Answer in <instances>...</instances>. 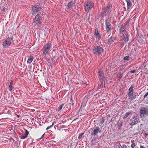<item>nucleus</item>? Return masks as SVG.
Returning <instances> with one entry per match:
<instances>
[{
	"mask_svg": "<svg viewBox=\"0 0 148 148\" xmlns=\"http://www.w3.org/2000/svg\"><path fill=\"white\" fill-rule=\"evenodd\" d=\"M52 44L51 42H48L45 44L42 49V56H45L46 54L48 53L51 50Z\"/></svg>",
	"mask_w": 148,
	"mask_h": 148,
	"instance_id": "f257e3e1",
	"label": "nucleus"
},
{
	"mask_svg": "<svg viewBox=\"0 0 148 148\" xmlns=\"http://www.w3.org/2000/svg\"><path fill=\"white\" fill-rule=\"evenodd\" d=\"M91 131L90 135L91 136H95L97 135L99 133H101L102 132V127L101 126H96L95 125L92 128H91L89 132Z\"/></svg>",
	"mask_w": 148,
	"mask_h": 148,
	"instance_id": "f03ea898",
	"label": "nucleus"
},
{
	"mask_svg": "<svg viewBox=\"0 0 148 148\" xmlns=\"http://www.w3.org/2000/svg\"><path fill=\"white\" fill-rule=\"evenodd\" d=\"M134 86L132 85L128 89L127 94L129 98L132 100L135 99L136 98V96L134 94Z\"/></svg>",
	"mask_w": 148,
	"mask_h": 148,
	"instance_id": "7ed1b4c3",
	"label": "nucleus"
},
{
	"mask_svg": "<svg viewBox=\"0 0 148 148\" xmlns=\"http://www.w3.org/2000/svg\"><path fill=\"white\" fill-rule=\"evenodd\" d=\"M92 50L93 53L97 55H101L104 51L103 48L100 46H97L95 47Z\"/></svg>",
	"mask_w": 148,
	"mask_h": 148,
	"instance_id": "20e7f679",
	"label": "nucleus"
},
{
	"mask_svg": "<svg viewBox=\"0 0 148 148\" xmlns=\"http://www.w3.org/2000/svg\"><path fill=\"white\" fill-rule=\"evenodd\" d=\"M139 113L140 118H142L146 117L148 115V108L145 107L141 108Z\"/></svg>",
	"mask_w": 148,
	"mask_h": 148,
	"instance_id": "39448f33",
	"label": "nucleus"
},
{
	"mask_svg": "<svg viewBox=\"0 0 148 148\" xmlns=\"http://www.w3.org/2000/svg\"><path fill=\"white\" fill-rule=\"evenodd\" d=\"M42 9V7H39L37 5H32V15L36 14L38 12L40 11Z\"/></svg>",
	"mask_w": 148,
	"mask_h": 148,
	"instance_id": "423d86ee",
	"label": "nucleus"
},
{
	"mask_svg": "<svg viewBox=\"0 0 148 148\" xmlns=\"http://www.w3.org/2000/svg\"><path fill=\"white\" fill-rule=\"evenodd\" d=\"M128 122L130 125H134L136 124L139 122L138 117L135 115H133L132 117L129 120Z\"/></svg>",
	"mask_w": 148,
	"mask_h": 148,
	"instance_id": "0eeeda50",
	"label": "nucleus"
},
{
	"mask_svg": "<svg viewBox=\"0 0 148 148\" xmlns=\"http://www.w3.org/2000/svg\"><path fill=\"white\" fill-rule=\"evenodd\" d=\"M40 14L42 16L43 14H41V12L37 14L36 16L33 19L34 21L38 25H40L42 23V18L40 16Z\"/></svg>",
	"mask_w": 148,
	"mask_h": 148,
	"instance_id": "6e6552de",
	"label": "nucleus"
},
{
	"mask_svg": "<svg viewBox=\"0 0 148 148\" xmlns=\"http://www.w3.org/2000/svg\"><path fill=\"white\" fill-rule=\"evenodd\" d=\"M11 43V41L7 38L3 42L2 45L4 48H7L10 45Z\"/></svg>",
	"mask_w": 148,
	"mask_h": 148,
	"instance_id": "1a4fd4ad",
	"label": "nucleus"
},
{
	"mask_svg": "<svg viewBox=\"0 0 148 148\" xmlns=\"http://www.w3.org/2000/svg\"><path fill=\"white\" fill-rule=\"evenodd\" d=\"M105 25L106 26V32H109L111 31V25L109 21L107 20H106Z\"/></svg>",
	"mask_w": 148,
	"mask_h": 148,
	"instance_id": "9d476101",
	"label": "nucleus"
},
{
	"mask_svg": "<svg viewBox=\"0 0 148 148\" xmlns=\"http://www.w3.org/2000/svg\"><path fill=\"white\" fill-rule=\"evenodd\" d=\"M75 1H71L68 3L66 7V8L68 10H72L73 7L75 6Z\"/></svg>",
	"mask_w": 148,
	"mask_h": 148,
	"instance_id": "9b49d317",
	"label": "nucleus"
},
{
	"mask_svg": "<svg viewBox=\"0 0 148 148\" xmlns=\"http://www.w3.org/2000/svg\"><path fill=\"white\" fill-rule=\"evenodd\" d=\"M98 73V78H99V81H102L104 80L105 79V76L104 75V73L101 70H99Z\"/></svg>",
	"mask_w": 148,
	"mask_h": 148,
	"instance_id": "f8f14e48",
	"label": "nucleus"
},
{
	"mask_svg": "<svg viewBox=\"0 0 148 148\" xmlns=\"http://www.w3.org/2000/svg\"><path fill=\"white\" fill-rule=\"evenodd\" d=\"M122 34V35L121 36L122 40H123L125 42L128 41L129 39V35L127 32Z\"/></svg>",
	"mask_w": 148,
	"mask_h": 148,
	"instance_id": "ddd939ff",
	"label": "nucleus"
},
{
	"mask_svg": "<svg viewBox=\"0 0 148 148\" xmlns=\"http://www.w3.org/2000/svg\"><path fill=\"white\" fill-rule=\"evenodd\" d=\"M84 7L85 11L87 13L89 12L93 8H91V6L86 3L84 5Z\"/></svg>",
	"mask_w": 148,
	"mask_h": 148,
	"instance_id": "4468645a",
	"label": "nucleus"
},
{
	"mask_svg": "<svg viewBox=\"0 0 148 148\" xmlns=\"http://www.w3.org/2000/svg\"><path fill=\"white\" fill-rule=\"evenodd\" d=\"M94 34L96 37L98 38V40H99L101 39V36L100 34L98 32V30L97 29H95V32L94 33Z\"/></svg>",
	"mask_w": 148,
	"mask_h": 148,
	"instance_id": "2eb2a0df",
	"label": "nucleus"
},
{
	"mask_svg": "<svg viewBox=\"0 0 148 148\" xmlns=\"http://www.w3.org/2000/svg\"><path fill=\"white\" fill-rule=\"evenodd\" d=\"M25 134H22L20 138L21 139H24L26 138L27 137V135L29 134V132L27 130H25Z\"/></svg>",
	"mask_w": 148,
	"mask_h": 148,
	"instance_id": "dca6fc26",
	"label": "nucleus"
},
{
	"mask_svg": "<svg viewBox=\"0 0 148 148\" xmlns=\"http://www.w3.org/2000/svg\"><path fill=\"white\" fill-rule=\"evenodd\" d=\"M86 3L89 5L90 6L91 8H93L94 6V2L92 0H88Z\"/></svg>",
	"mask_w": 148,
	"mask_h": 148,
	"instance_id": "f3484780",
	"label": "nucleus"
},
{
	"mask_svg": "<svg viewBox=\"0 0 148 148\" xmlns=\"http://www.w3.org/2000/svg\"><path fill=\"white\" fill-rule=\"evenodd\" d=\"M116 39L114 37L111 36L108 40V43L109 44H111Z\"/></svg>",
	"mask_w": 148,
	"mask_h": 148,
	"instance_id": "a211bd4d",
	"label": "nucleus"
},
{
	"mask_svg": "<svg viewBox=\"0 0 148 148\" xmlns=\"http://www.w3.org/2000/svg\"><path fill=\"white\" fill-rule=\"evenodd\" d=\"M34 58V57L32 55H30L28 59L27 63L29 64L31 63L33 61Z\"/></svg>",
	"mask_w": 148,
	"mask_h": 148,
	"instance_id": "6ab92c4d",
	"label": "nucleus"
},
{
	"mask_svg": "<svg viewBox=\"0 0 148 148\" xmlns=\"http://www.w3.org/2000/svg\"><path fill=\"white\" fill-rule=\"evenodd\" d=\"M119 31L121 34H123L127 32V31L125 30L123 27H121L119 29Z\"/></svg>",
	"mask_w": 148,
	"mask_h": 148,
	"instance_id": "aec40b11",
	"label": "nucleus"
},
{
	"mask_svg": "<svg viewBox=\"0 0 148 148\" xmlns=\"http://www.w3.org/2000/svg\"><path fill=\"white\" fill-rule=\"evenodd\" d=\"M132 112V111H130L126 113L124 115V116L123 117V119H125L127 117H128L129 115L131 114V113Z\"/></svg>",
	"mask_w": 148,
	"mask_h": 148,
	"instance_id": "412c9836",
	"label": "nucleus"
},
{
	"mask_svg": "<svg viewBox=\"0 0 148 148\" xmlns=\"http://www.w3.org/2000/svg\"><path fill=\"white\" fill-rule=\"evenodd\" d=\"M110 6H107L106 8H105L103 10V13H105L109 11L110 10Z\"/></svg>",
	"mask_w": 148,
	"mask_h": 148,
	"instance_id": "4be33fe9",
	"label": "nucleus"
},
{
	"mask_svg": "<svg viewBox=\"0 0 148 148\" xmlns=\"http://www.w3.org/2000/svg\"><path fill=\"white\" fill-rule=\"evenodd\" d=\"M127 3V7L128 9H129L130 7L132 5V3L130 0L129 1H128L126 2Z\"/></svg>",
	"mask_w": 148,
	"mask_h": 148,
	"instance_id": "5701e85b",
	"label": "nucleus"
},
{
	"mask_svg": "<svg viewBox=\"0 0 148 148\" xmlns=\"http://www.w3.org/2000/svg\"><path fill=\"white\" fill-rule=\"evenodd\" d=\"M131 142L132 143V144L131 145V147L132 148H135V147L136 146V144L134 143V140H131Z\"/></svg>",
	"mask_w": 148,
	"mask_h": 148,
	"instance_id": "b1692460",
	"label": "nucleus"
},
{
	"mask_svg": "<svg viewBox=\"0 0 148 148\" xmlns=\"http://www.w3.org/2000/svg\"><path fill=\"white\" fill-rule=\"evenodd\" d=\"M84 133H82L81 134H79V136H78V139L79 140L81 139L82 138H83L84 137Z\"/></svg>",
	"mask_w": 148,
	"mask_h": 148,
	"instance_id": "393cba45",
	"label": "nucleus"
},
{
	"mask_svg": "<svg viewBox=\"0 0 148 148\" xmlns=\"http://www.w3.org/2000/svg\"><path fill=\"white\" fill-rule=\"evenodd\" d=\"M99 81L101 82L100 87H101L102 88L104 86V85L105 84V80H102V81Z\"/></svg>",
	"mask_w": 148,
	"mask_h": 148,
	"instance_id": "a878e982",
	"label": "nucleus"
},
{
	"mask_svg": "<svg viewBox=\"0 0 148 148\" xmlns=\"http://www.w3.org/2000/svg\"><path fill=\"white\" fill-rule=\"evenodd\" d=\"M64 106V104H61L59 107L56 110L58 112L60 111L62 108L63 106Z\"/></svg>",
	"mask_w": 148,
	"mask_h": 148,
	"instance_id": "bb28decb",
	"label": "nucleus"
},
{
	"mask_svg": "<svg viewBox=\"0 0 148 148\" xmlns=\"http://www.w3.org/2000/svg\"><path fill=\"white\" fill-rule=\"evenodd\" d=\"M130 58H131V57L128 56H127L124 57L123 59L125 60L128 61Z\"/></svg>",
	"mask_w": 148,
	"mask_h": 148,
	"instance_id": "cd10ccee",
	"label": "nucleus"
},
{
	"mask_svg": "<svg viewBox=\"0 0 148 148\" xmlns=\"http://www.w3.org/2000/svg\"><path fill=\"white\" fill-rule=\"evenodd\" d=\"M8 39L10 40V41L12 42L13 41H14L15 40L14 39V37L12 36V37H8L7 38Z\"/></svg>",
	"mask_w": 148,
	"mask_h": 148,
	"instance_id": "c85d7f7f",
	"label": "nucleus"
},
{
	"mask_svg": "<svg viewBox=\"0 0 148 148\" xmlns=\"http://www.w3.org/2000/svg\"><path fill=\"white\" fill-rule=\"evenodd\" d=\"M122 126V123L121 122V121H120L118 125V127H119V128L120 129L121 128V127Z\"/></svg>",
	"mask_w": 148,
	"mask_h": 148,
	"instance_id": "c756f323",
	"label": "nucleus"
},
{
	"mask_svg": "<svg viewBox=\"0 0 148 148\" xmlns=\"http://www.w3.org/2000/svg\"><path fill=\"white\" fill-rule=\"evenodd\" d=\"M105 120V119L103 118H102V119H100V123L101 124H102L104 122Z\"/></svg>",
	"mask_w": 148,
	"mask_h": 148,
	"instance_id": "7c9ffc66",
	"label": "nucleus"
},
{
	"mask_svg": "<svg viewBox=\"0 0 148 148\" xmlns=\"http://www.w3.org/2000/svg\"><path fill=\"white\" fill-rule=\"evenodd\" d=\"M130 21V19H128L126 21V22L125 23V25H128L129 24V22Z\"/></svg>",
	"mask_w": 148,
	"mask_h": 148,
	"instance_id": "2f4dec72",
	"label": "nucleus"
},
{
	"mask_svg": "<svg viewBox=\"0 0 148 148\" xmlns=\"http://www.w3.org/2000/svg\"><path fill=\"white\" fill-rule=\"evenodd\" d=\"M9 90L10 91H12V90H13V86H12V85H9Z\"/></svg>",
	"mask_w": 148,
	"mask_h": 148,
	"instance_id": "473e14b6",
	"label": "nucleus"
},
{
	"mask_svg": "<svg viewBox=\"0 0 148 148\" xmlns=\"http://www.w3.org/2000/svg\"><path fill=\"white\" fill-rule=\"evenodd\" d=\"M54 124L53 123L52 124V125H51L49 126H48V127L46 129V130H49V129L51 127H53V126Z\"/></svg>",
	"mask_w": 148,
	"mask_h": 148,
	"instance_id": "72a5a7b5",
	"label": "nucleus"
},
{
	"mask_svg": "<svg viewBox=\"0 0 148 148\" xmlns=\"http://www.w3.org/2000/svg\"><path fill=\"white\" fill-rule=\"evenodd\" d=\"M136 70H132L130 71V72L132 73H134L136 72Z\"/></svg>",
	"mask_w": 148,
	"mask_h": 148,
	"instance_id": "f704fd0d",
	"label": "nucleus"
},
{
	"mask_svg": "<svg viewBox=\"0 0 148 148\" xmlns=\"http://www.w3.org/2000/svg\"><path fill=\"white\" fill-rule=\"evenodd\" d=\"M121 147L122 148H127V145H123Z\"/></svg>",
	"mask_w": 148,
	"mask_h": 148,
	"instance_id": "c9c22d12",
	"label": "nucleus"
},
{
	"mask_svg": "<svg viewBox=\"0 0 148 148\" xmlns=\"http://www.w3.org/2000/svg\"><path fill=\"white\" fill-rule=\"evenodd\" d=\"M69 104L70 105L71 104L73 106L74 105V103H73V101H70V102L69 103Z\"/></svg>",
	"mask_w": 148,
	"mask_h": 148,
	"instance_id": "e433bc0d",
	"label": "nucleus"
},
{
	"mask_svg": "<svg viewBox=\"0 0 148 148\" xmlns=\"http://www.w3.org/2000/svg\"><path fill=\"white\" fill-rule=\"evenodd\" d=\"M148 95V92L145 94L144 96V98L146 97Z\"/></svg>",
	"mask_w": 148,
	"mask_h": 148,
	"instance_id": "4c0bfd02",
	"label": "nucleus"
},
{
	"mask_svg": "<svg viewBox=\"0 0 148 148\" xmlns=\"http://www.w3.org/2000/svg\"><path fill=\"white\" fill-rule=\"evenodd\" d=\"M45 133H44L42 135V136L40 138H39V139H41L43 137H44L45 135Z\"/></svg>",
	"mask_w": 148,
	"mask_h": 148,
	"instance_id": "58836bf2",
	"label": "nucleus"
},
{
	"mask_svg": "<svg viewBox=\"0 0 148 148\" xmlns=\"http://www.w3.org/2000/svg\"><path fill=\"white\" fill-rule=\"evenodd\" d=\"M11 111L10 110H8L7 112V113L8 114H11Z\"/></svg>",
	"mask_w": 148,
	"mask_h": 148,
	"instance_id": "ea45409f",
	"label": "nucleus"
},
{
	"mask_svg": "<svg viewBox=\"0 0 148 148\" xmlns=\"http://www.w3.org/2000/svg\"><path fill=\"white\" fill-rule=\"evenodd\" d=\"M13 81H11V82H10V85H12H12H13Z\"/></svg>",
	"mask_w": 148,
	"mask_h": 148,
	"instance_id": "a19ab883",
	"label": "nucleus"
},
{
	"mask_svg": "<svg viewBox=\"0 0 148 148\" xmlns=\"http://www.w3.org/2000/svg\"><path fill=\"white\" fill-rule=\"evenodd\" d=\"M140 148H146V147H144L142 145H140Z\"/></svg>",
	"mask_w": 148,
	"mask_h": 148,
	"instance_id": "79ce46f5",
	"label": "nucleus"
},
{
	"mask_svg": "<svg viewBox=\"0 0 148 148\" xmlns=\"http://www.w3.org/2000/svg\"><path fill=\"white\" fill-rule=\"evenodd\" d=\"M5 8L4 7L2 9V11H5Z\"/></svg>",
	"mask_w": 148,
	"mask_h": 148,
	"instance_id": "37998d69",
	"label": "nucleus"
},
{
	"mask_svg": "<svg viewBox=\"0 0 148 148\" xmlns=\"http://www.w3.org/2000/svg\"><path fill=\"white\" fill-rule=\"evenodd\" d=\"M73 101L72 98L71 97V98L70 99V101Z\"/></svg>",
	"mask_w": 148,
	"mask_h": 148,
	"instance_id": "c03bdc74",
	"label": "nucleus"
},
{
	"mask_svg": "<svg viewBox=\"0 0 148 148\" xmlns=\"http://www.w3.org/2000/svg\"><path fill=\"white\" fill-rule=\"evenodd\" d=\"M96 140V138H94L92 139V140Z\"/></svg>",
	"mask_w": 148,
	"mask_h": 148,
	"instance_id": "a18cd8bd",
	"label": "nucleus"
},
{
	"mask_svg": "<svg viewBox=\"0 0 148 148\" xmlns=\"http://www.w3.org/2000/svg\"><path fill=\"white\" fill-rule=\"evenodd\" d=\"M126 2L128 1H129L130 0H125Z\"/></svg>",
	"mask_w": 148,
	"mask_h": 148,
	"instance_id": "49530a36",
	"label": "nucleus"
},
{
	"mask_svg": "<svg viewBox=\"0 0 148 148\" xmlns=\"http://www.w3.org/2000/svg\"><path fill=\"white\" fill-rule=\"evenodd\" d=\"M119 77L120 78H121V75H120V76H119Z\"/></svg>",
	"mask_w": 148,
	"mask_h": 148,
	"instance_id": "de8ad7c7",
	"label": "nucleus"
},
{
	"mask_svg": "<svg viewBox=\"0 0 148 148\" xmlns=\"http://www.w3.org/2000/svg\"><path fill=\"white\" fill-rule=\"evenodd\" d=\"M147 37L148 38V34H147Z\"/></svg>",
	"mask_w": 148,
	"mask_h": 148,
	"instance_id": "09e8293b",
	"label": "nucleus"
},
{
	"mask_svg": "<svg viewBox=\"0 0 148 148\" xmlns=\"http://www.w3.org/2000/svg\"><path fill=\"white\" fill-rule=\"evenodd\" d=\"M17 117H19V115H17Z\"/></svg>",
	"mask_w": 148,
	"mask_h": 148,
	"instance_id": "8fccbe9b",
	"label": "nucleus"
},
{
	"mask_svg": "<svg viewBox=\"0 0 148 148\" xmlns=\"http://www.w3.org/2000/svg\"><path fill=\"white\" fill-rule=\"evenodd\" d=\"M44 35H45V36H45V34H44Z\"/></svg>",
	"mask_w": 148,
	"mask_h": 148,
	"instance_id": "3c124183",
	"label": "nucleus"
},
{
	"mask_svg": "<svg viewBox=\"0 0 148 148\" xmlns=\"http://www.w3.org/2000/svg\"><path fill=\"white\" fill-rule=\"evenodd\" d=\"M145 135H147V134H145Z\"/></svg>",
	"mask_w": 148,
	"mask_h": 148,
	"instance_id": "603ef678",
	"label": "nucleus"
},
{
	"mask_svg": "<svg viewBox=\"0 0 148 148\" xmlns=\"http://www.w3.org/2000/svg\"><path fill=\"white\" fill-rule=\"evenodd\" d=\"M110 34L108 36H110Z\"/></svg>",
	"mask_w": 148,
	"mask_h": 148,
	"instance_id": "864d4df0",
	"label": "nucleus"
}]
</instances>
